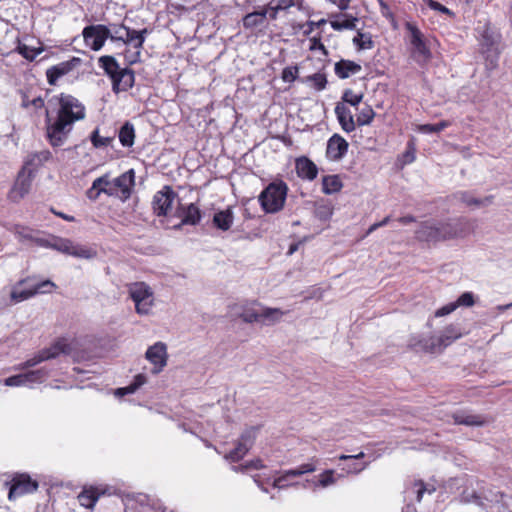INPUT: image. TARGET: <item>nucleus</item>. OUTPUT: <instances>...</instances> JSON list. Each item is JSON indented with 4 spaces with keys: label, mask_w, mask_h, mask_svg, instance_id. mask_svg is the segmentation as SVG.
Listing matches in <instances>:
<instances>
[{
    "label": "nucleus",
    "mask_w": 512,
    "mask_h": 512,
    "mask_svg": "<svg viewBox=\"0 0 512 512\" xmlns=\"http://www.w3.org/2000/svg\"><path fill=\"white\" fill-rule=\"evenodd\" d=\"M361 65L351 61L341 59L340 61L335 63L334 72L340 79H347L351 75H355L361 71Z\"/></svg>",
    "instance_id": "nucleus-28"
},
{
    "label": "nucleus",
    "mask_w": 512,
    "mask_h": 512,
    "mask_svg": "<svg viewBox=\"0 0 512 512\" xmlns=\"http://www.w3.org/2000/svg\"><path fill=\"white\" fill-rule=\"evenodd\" d=\"M52 157V154L49 150H42L40 152L34 153L30 155V159L27 163L29 164H42L47 162Z\"/></svg>",
    "instance_id": "nucleus-48"
},
{
    "label": "nucleus",
    "mask_w": 512,
    "mask_h": 512,
    "mask_svg": "<svg viewBox=\"0 0 512 512\" xmlns=\"http://www.w3.org/2000/svg\"><path fill=\"white\" fill-rule=\"evenodd\" d=\"M404 164L412 163L415 160V148L412 144L408 145L406 152L403 154Z\"/></svg>",
    "instance_id": "nucleus-62"
},
{
    "label": "nucleus",
    "mask_w": 512,
    "mask_h": 512,
    "mask_svg": "<svg viewBox=\"0 0 512 512\" xmlns=\"http://www.w3.org/2000/svg\"><path fill=\"white\" fill-rule=\"evenodd\" d=\"M100 495L101 493H99L97 488H84L83 491L78 495V500L83 507L91 509L98 501Z\"/></svg>",
    "instance_id": "nucleus-35"
},
{
    "label": "nucleus",
    "mask_w": 512,
    "mask_h": 512,
    "mask_svg": "<svg viewBox=\"0 0 512 512\" xmlns=\"http://www.w3.org/2000/svg\"><path fill=\"white\" fill-rule=\"evenodd\" d=\"M288 192L287 184L282 181H274L260 193L258 200L266 213H277L284 207Z\"/></svg>",
    "instance_id": "nucleus-3"
},
{
    "label": "nucleus",
    "mask_w": 512,
    "mask_h": 512,
    "mask_svg": "<svg viewBox=\"0 0 512 512\" xmlns=\"http://www.w3.org/2000/svg\"><path fill=\"white\" fill-rule=\"evenodd\" d=\"M425 3L430 9L441 12L442 14H446V15L453 14L449 8H447L446 6L442 5L441 3H439L435 0H425Z\"/></svg>",
    "instance_id": "nucleus-54"
},
{
    "label": "nucleus",
    "mask_w": 512,
    "mask_h": 512,
    "mask_svg": "<svg viewBox=\"0 0 512 512\" xmlns=\"http://www.w3.org/2000/svg\"><path fill=\"white\" fill-rule=\"evenodd\" d=\"M455 424L466 426H483L487 420L482 415L471 414L466 411H458L452 415Z\"/></svg>",
    "instance_id": "nucleus-27"
},
{
    "label": "nucleus",
    "mask_w": 512,
    "mask_h": 512,
    "mask_svg": "<svg viewBox=\"0 0 512 512\" xmlns=\"http://www.w3.org/2000/svg\"><path fill=\"white\" fill-rule=\"evenodd\" d=\"M45 361L44 357H43V354L41 353V351L34 355L32 358L26 360L24 363H22L20 365V368L21 369H28V368H31V367H34L38 364H40L41 362Z\"/></svg>",
    "instance_id": "nucleus-56"
},
{
    "label": "nucleus",
    "mask_w": 512,
    "mask_h": 512,
    "mask_svg": "<svg viewBox=\"0 0 512 512\" xmlns=\"http://www.w3.org/2000/svg\"><path fill=\"white\" fill-rule=\"evenodd\" d=\"M257 304L245 306L240 314V318L246 323L260 322L264 324H273L280 320L284 312L278 308H256Z\"/></svg>",
    "instance_id": "nucleus-5"
},
{
    "label": "nucleus",
    "mask_w": 512,
    "mask_h": 512,
    "mask_svg": "<svg viewBox=\"0 0 512 512\" xmlns=\"http://www.w3.org/2000/svg\"><path fill=\"white\" fill-rule=\"evenodd\" d=\"M341 99L343 103H348L353 107H357L363 99V94H355L353 90L346 89L344 90Z\"/></svg>",
    "instance_id": "nucleus-47"
},
{
    "label": "nucleus",
    "mask_w": 512,
    "mask_h": 512,
    "mask_svg": "<svg viewBox=\"0 0 512 512\" xmlns=\"http://www.w3.org/2000/svg\"><path fill=\"white\" fill-rule=\"evenodd\" d=\"M6 386L11 387H19V386H26V383L24 381L23 373L10 376L5 379L4 381Z\"/></svg>",
    "instance_id": "nucleus-53"
},
{
    "label": "nucleus",
    "mask_w": 512,
    "mask_h": 512,
    "mask_svg": "<svg viewBox=\"0 0 512 512\" xmlns=\"http://www.w3.org/2000/svg\"><path fill=\"white\" fill-rule=\"evenodd\" d=\"M55 287V284L50 280L41 281L28 289L17 290L14 289L11 292V299L15 302H22L27 300L38 293H46L51 291Z\"/></svg>",
    "instance_id": "nucleus-16"
},
{
    "label": "nucleus",
    "mask_w": 512,
    "mask_h": 512,
    "mask_svg": "<svg viewBox=\"0 0 512 512\" xmlns=\"http://www.w3.org/2000/svg\"><path fill=\"white\" fill-rule=\"evenodd\" d=\"M343 187L338 175H327L322 179V191L324 194L331 195L339 192Z\"/></svg>",
    "instance_id": "nucleus-37"
},
{
    "label": "nucleus",
    "mask_w": 512,
    "mask_h": 512,
    "mask_svg": "<svg viewBox=\"0 0 512 512\" xmlns=\"http://www.w3.org/2000/svg\"><path fill=\"white\" fill-rule=\"evenodd\" d=\"M453 198L456 200L461 201L462 203L466 204L467 206H486L492 202L493 197L487 196L483 199L474 197L470 192L468 191H458L453 194Z\"/></svg>",
    "instance_id": "nucleus-30"
},
{
    "label": "nucleus",
    "mask_w": 512,
    "mask_h": 512,
    "mask_svg": "<svg viewBox=\"0 0 512 512\" xmlns=\"http://www.w3.org/2000/svg\"><path fill=\"white\" fill-rule=\"evenodd\" d=\"M80 63V59L73 57L68 61L61 62L57 65H54L47 69L46 77L47 81L50 85H56L57 80L70 73L78 64Z\"/></svg>",
    "instance_id": "nucleus-19"
},
{
    "label": "nucleus",
    "mask_w": 512,
    "mask_h": 512,
    "mask_svg": "<svg viewBox=\"0 0 512 512\" xmlns=\"http://www.w3.org/2000/svg\"><path fill=\"white\" fill-rule=\"evenodd\" d=\"M358 19L348 14H338L331 21V27L336 31L356 29Z\"/></svg>",
    "instance_id": "nucleus-32"
},
{
    "label": "nucleus",
    "mask_w": 512,
    "mask_h": 512,
    "mask_svg": "<svg viewBox=\"0 0 512 512\" xmlns=\"http://www.w3.org/2000/svg\"><path fill=\"white\" fill-rule=\"evenodd\" d=\"M474 294L472 292H464L459 296V298L454 302L457 307H471L475 303Z\"/></svg>",
    "instance_id": "nucleus-49"
},
{
    "label": "nucleus",
    "mask_w": 512,
    "mask_h": 512,
    "mask_svg": "<svg viewBox=\"0 0 512 512\" xmlns=\"http://www.w3.org/2000/svg\"><path fill=\"white\" fill-rule=\"evenodd\" d=\"M405 28L410 34V43L413 46V55L418 63H426L432 57L431 51L428 48L423 33L412 22H406Z\"/></svg>",
    "instance_id": "nucleus-6"
},
{
    "label": "nucleus",
    "mask_w": 512,
    "mask_h": 512,
    "mask_svg": "<svg viewBox=\"0 0 512 512\" xmlns=\"http://www.w3.org/2000/svg\"><path fill=\"white\" fill-rule=\"evenodd\" d=\"M148 34H150V30L147 28H143L142 30H134L128 27V30H126L124 44L131 45L134 49H136L133 55V59L129 62L130 64H134L140 61L141 49L143 48Z\"/></svg>",
    "instance_id": "nucleus-14"
},
{
    "label": "nucleus",
    "mask_w": 512,
    "mask_h": 512,
    "mask_svg": "<svg viewBox=\"0 0 512 512\" xmlns=\"http://www.w3.org/2000/svg\"><path fill=\"white\" fill-rule=\"evenodd\" d=\"M315 469L316 468L313 464L306 463V464L300 465L298 468L286 470V471H284V473L281 476L277 477L274 480L273 486L275 488L282 489V488L288 486L286 484V481L290 477H297V476H301L306 473H311V472H314Z\"/></svg>",
    "instance_id": "nucleus-24"
},
{
    "label": "nucleus",
    "mask_w": 512,
    "mask_h": 512,
    "mask_svg": "<svg viewBox=\"0 0 512 512\" xmlns=\"http://www.w3.org/2000/svg\"><path fill=\"white\" fill-rule=\"evenodd\" d=\"M129 297L135 304L136 313L149 315L154 306V293L145 282H134L128 285Z\"/></svg>",
    "instance_id": "nucleus-4"
},
{
    "label": "nucleus",
    "mask_w": 512,
    "mask_h": 512,
    "mask_svg": "<svg viewBox=\"0 0 512 512\" xmlns=\"http://www.w3.org/2000/svg\"><path fill=\"white\" fill-rule=\"evenodd\" d=\"M271 4L276 5V10L286 11L295 5L294 0H272Z\"/></svg>",
    "instance_id": "nucleus-59"
},
{
    "label": "nucleus",
    "mask_w": 512,
    "mask_h": 512,
    "mask_svg": "<svg viewBox=\"0 0 512 512\" xmlns=\"http://www.w3.org/2000/svg\"><path fill=\"white\" fill-rule=\"evenodd\" d=\"M92 185L93 189H97L100 193H104L108 196L116 195V191H114V188H112V182L109 180L108 174L96 178Z\"/></svg>",
    "instance_id": "nucleus-39"
},
{
    "label": "nucleus",
    "mask_w": 512,
    "mask_h": 512,
    "mask_svg": "<svg viewBox=\"0 0 512 512\" xmlns=\"http://www.w3.org/2000/svg\"><path fill=\"white\" fill-rule=\"evenodd\" d=\"M146 359L150 361L154 368L152 369L153 374L160 373L163 368L167 365V347L163 342H156L154 345L150 346L146 353Z\"/></svg>",
    "instance_id": "nucleus-13"
},
{
    "label": "nucleus",
    "mask_w": 512,
    "mask_h": 512,
    "mask_svg": "<svg viewBox=\"0 0 512 512\" xmlns=\"http://www.w3.org/2000/svg\"><path fill=\"white\" fill-rule=\"evenodd\" d=\"M463 332L458 325L450 324L442 331L439 337L422 338L415 342L411 341L410 346L417 351L435 353L442 351L455 340L461 338Z\"/></svg>",
    "instance_id": "nucleus-2"
},
{
    "label": "nucleus",
    "mask_w": 512,
    "mask_h": 512,
    "mask_svg": "<svg viewBox=\"0 0 512 512\" xmlns=\"http://www.w3.org/2000/svg\"><path fill=\"white\" fill-rule=\"evenodd\" d=\"M461 501L463 503H473L483 509L488 507L489 503H493L495 500L491 492L486 494L485 492L477 491H464L461 495Z\"/></svg>",
    "instance_id": "nucleus-25"
},
{
    "label": "nucleus",
    "mask_w": 512,
    "mask_h": 512,
    "mask_svg": "<svg viewBox=\"0 0 512 512\" xmlns=\"http://www.w3.org/2000/svg\"><path fill=\"white\" fill-rule=\"evenodd\" d=\"M296 172L302 179L314 180L317 177L318 168L309 158L300 157L296 160Z\"/></svg>",
    "instance_id": "nucleus-26"
},
{
    "label": "nucleus",
    "mask_w": 512,
    "mask_h": 512,
    "mask_svg": "<svg viewBox=\"0 0 512 512\" xmlns=\"http://www.w3.org/2000/svg\"><path fill=\"white\" fill-rule=\"evenodd\" d=\"M249 468H252V469H262L264 468V465L262 464V461L260 459H256V460H252L248 463H246L245 465H240V466H233L232 469L236 472L238 471H244L246 469H249Z\"/></svg>",
    "instance_id": "nucleus-55"
},
{
    "label": "nucleus",
    "mask_w": 512,
    "mask_h": 512,
    "mask_svg": "<svg viewBox=\"0 0 512 512\" xmlns=\"http://www.w3.org/2000/svg\"><path fill=\"white\" fill-rule=\"evenodd\" d=\"M118 138L124 147H132L135 141V128L134 125L126 121L120 128Z\"/></svg>",
    "instance_id": "nucleus-36"
},
{
    "label": "nucleus",
    "mask_w": 512,
    "mask_h": 512,
    "mask_svg": "<svg viewBox=\"0 0 512 512\" xmlns=\"http://www.w3.org/2000/svg\"><path fill=\"white\" fill-rule=\"evenodd\" d=\"M348 148V142L341 135L334 134L327 141L326 156L332 161H339L347 154Z\"/></svg>",
    "instance_id": "nucleus-17"
},
{
    "label": "nucleus",
    "mask_w": 512,
    "mask_h": 512,
    "mask_svg": "<svg viewBox=\"0 0 512 512\" xmlns=\"http://www.w3.org/2000/svg\"><path fill=\"white\" fill-rule=\"evenodd\" d=\"M254 433V429L244 432L241 435L236 447L226 455V458L232 462H238L241 460L253 445L255 437Z\"/></svg>",
    "instance_id": "nucleus-18"
},
{
    "label": "nucleus",
    "mask_w": 512,
    "mask_h": 512,
    "mask_svg": "<svg viewBox=\"0 0 512 512\" xmlns=\"http://www.w3.org/2000/svg\"><path fill=\"white\" fill-rule=\"evenodd\" d=\"M175 215L182 219L181 223L175 226V228H179L181 225H196L201 220V211L194 203L188 205L179 204Z\"/></svg>",
    "instance_id": "nucleus-20"
},
{
    "label": "nucleus",
    "mask_w": 512,
    "mask_h": 512,
    "mask_svg": "<svg viewBox=\"0 0 512 512\" xmlns=\"http://www.w3.org/2000/svg\"><path fill=\"white\" fill-rule=\"evenodd\" d=\"M267 15V8L247 13L242 19L243 27L245 29H254L263 26L266 23Z\"/></svg>",
    "instance_id": "nucleus-29"
},
{
    "label": "nucleus",
    "mask_w": 512,
    "mask_h": 512,
    "mask_svg": "<svg viewBox=\"0 0 512 512\" xmlns=\"http://www.w3.org/2000/svg\"><path fill=\"white\" fill-rule=\"evenodd\" d=\"M70 346L64 339H59L53 343L50 347L41 350L43 357L46 360L55 359L60 354H68L70 352Z\"/></svg>",
    "instance_id": "nucleus-31"
},
{
    "label": "nucleus",
    "mask_w": 512,
    "mask_h": 512,
    "mask_svg": "<svg viewBox=\"0 0 512 512\" xmlns=\"http://www.w3.org/2000/svg\"><path fill=\"white\" fill-rule=\"evenodd\" d=\"M354 44H356L360 49H370L373 46V41L370 37H367L363 33H358L356 37L353 39Z\"/></svg>",
    "instance_id": "nucleus-50"
},
{
    "label": "nucleus",
    "mask_w": 512,
    "mask_h": 512,
    "mask_svg": "<svg viewBox=\"0 0 512 512\" xmlns=\"http://www.w3.org/2000/svg\"><path fill=\"white\" fill-rule=\"evenodd\" d=\"M90 141L95 148H103L110 146L114 141L113 137H102L99 135V129L96 128L90 135Z\"/></svg>",
    "instance_id": "nucleus-43"
},
{
    "label": "nucleus",
    "mask_w": 512,
    "mask_h": 512,
    "mask_svg": "<svg viewBox=\"0 0 512 512\" xmlns=\"http://www.w3.org/2000/svg\"><path fill=\"white\" fill-rule=\"evenodd\" d=\"M99 66L104 70L105 74L111 78H115L117 73L122 69L120 68L115 57L110 55L101 56L98 59Z\"/></svg>",
    "instance_id": "nucleus-34"
},
{
    "label": "nucleus",
    "mask_w": 512,
    "mask_h": 512,
    "mask_svg": "<svg viewBox=\"0 0 512 512\" xmlns=\"http://www.w3.org/2000/svg\"><path fill=\"white\" fill-rule=\"evenodd\" d=\"M24 381L26 386L34 384V383H42L48 377V371L44 368H40L37 370H31L23 373Z\"/></svg>",
    "instance_id": "nucleus-40"
},
{
    "label": "nucleus",
    "mask_w": 512,
    "mask_h": 512,
    "mask_svg": "<svg viewBox=\"0 0 512 512\" xmlns=\"http://www.w3.org/2000/svg\"><path fill=\"white\" fill-rule=\"evenodd\" d=\"M442 240L463 237L468 233V221L464 219H452L437 222Z\"/></svg>",
    "instance_id": "nucleus-12"
},
{
    "label": "nucleus",
    "mask_w": 512,
    "mask_h": 512,
    "mask_svg": "<svg viewBox=\"0 0 512 512\" xmlns=\"http://www.w3.org/2000/svg\"><path fill=\"white\" fill-rule=\"evenodd\" d=\"M82 36L88 47L99 51L110 36V28L103 24L89 25L83 29Z\"/></svg>",
    "instance_id": "nucleus-7"
},
{
    "label": "nucleus",
    "mask_w": 512,
    "mask_h": 512,
    "mask_svg": "<svg viewBox=\"0 0 512 512\" xmlns=\"http://www.w3.org/2000/svg\"><path fill=\"white\" fill-rule=\"evenodd\" d=\"M375 117V112L370 105H365L357 115L356 124L358 126L370 125Z\"/></svg>",
    "instance_id": "nucleus-42"
},
{
    "label": "nucleus",
    "mask_w": 512,
    "mask_h": 512,
    "mask_svg": "<svg viewBox=\"0 0 512 512\" xmlns=\"http://www.w3.org/2000/svg\"><path fill=\"white\" fill-rule=\"evenodd\" d=\"M304 82H312L313 87L317 91H322L326 88L327 78H326V75L323 73H315V74L307 76L305 78Z\"/></svg>",
    "instance_id": "nucleus-45"
},
{
    "label": "nucleus",
    "mask_w": 512,
    "mask_h": 512,
    "mask_svg": "<svg viewBox=\"0 0 512 512\" xmlns=\"http://www.w3.org/2000/svg\"><path fill=\"white\" fill-rule=\"evenodd\" d=\"M178 197L177 193L171 186L165 185L160 191L153 196L152 207L154 213L160 216H167L172 209L174 200Z\"/></svg>",
    "instance_id": "nucleus-8"
},
{
    "label": "nucleus",
    "mask_w": 512,
    "mask_h": 512,
    "mask_svg": "<svg viewBox=\"0 0 512 512\" xmlns=\"http://www.w3.org/2000/svg\"><path fill=\"white\" fill-rule=\"evenodd\" d=\"M326 24V20L325 19H321L319 21H308L306 23L307 25V30L304 31V35H309L312 33V31L315 29V28H320L322 25Z\"/></svg>",
    "instance_id": "nucleus-61"
},
{
    "label": "nucleus",
    "mask_w": 512,
    "mask_h": 512,
    "mask_svg": "<svg viewBox=\"0 0 512 512\" xmlns=\"http://www.w3.org/2000/svg\"><path fill=\"white\" fill-rule=\"evenodd\" d=\"M126 30H128V27L124 24H112L110 26V36L108 39L111 41H121L124 43Z\"/></svg>",
    "instance_id": "nucleus-46"
},
{
    "label": "nucleus",
    "mask_w": 512,
    "mask_h": 512,
    "mask_svg": "<svg viewBox=\"0 0 512 512\" xmlns=\"http://www.w3.org/2000/svg\"><path fill=\"white\" fill-rule=\"evenodd\" d=\"M19 53L27 60L33 61L37 55L40 53V50H36L34 48H30L27 45H20L18 47Z\"/></svg>",
    "instance_id": "nucleus-52"
},
{
    "label": "nucleus",
    "mask_w": 512,
    "mask_h": 512,
    "mask_svg": "<svg viewBox=\"0 0 512 512\" xmlns=\"http://www.w3.org/2000/svg\"><path fill=\"white\" fill-rule=\"evenodd\" d=\"M335 115L343 131L350 133L355 130L356 121L354 120L351 110L343 102L336 104Z\"/></svg>",
    "instance_id": "nucleus-22"
},
{
    "label": "nucleus",
    "mask_w": 512,
    "mask_h": 512,
    "mask_svg": "<svg viewBox=\"0 0 512 512\" xmlns=\"http://www.w3.org/2000/svg\"><path fill=\"white\" fill-rule=\"evenodd\" d=\"M32 171H26L25 167L18 173L13 187L8 193V198L13 202H19L30 191L32 184Z\"/></svg>",
    "instance_id": "nucleus-11"
},
{
    "label": "nucleus",
    "mask_w": 512,
    "mask_h": 512,
    "mask_svg": "<svg viewBox=\"0 0 512 512\" xmlns=\"http://www.w3.org/2000/svg\"><path fill=\"white\" fill-rule=\"evenodd\" d=\"M499 41V35L495 33L488 25L484 27L481 34V45L490 50Z\"/></svg>",
    "instance_id": "nucleus-41"
},
{
    "label": "nucleus",
    "mask_w": 512,
    "mask_h": 512,
    "mask_svg": "<svg viewBox=\"0 0 512 512\" xmlns=\"http://www.w3.org/2000/svg\"><path fill=\"white\" fill-rule=\"evenodd\" d=\"M234 221L233 211L230 208L218 211L213 216V224L216 228L227 231L231 228Z\"/></svg>",
    "instance_id": "nucleus-33"
},
{
    "label": "nucleus",
    "mask_w": 512,
    "mask_h": 512,
    "mask_svg": "<svg viewBox=\"0 0 512 512\" xmlns=\"http://www.w3.org/2000/svg\"><path fill=\"white\" fill-rule=\"evenodd\" d=\"M333 470H326L320 475L319 485L322 487H327L335 483V478L333 476Z\"/></svg>",
    "instance_id": "nucleus-57"
},
{
    "label": "nucleus",
    "mask_w": 512,
    "mask_h": 512,
    "mask_svg": "<svg viewBox=\"0 0 512 512\" xmlns=\"http://www.w3.org/2000/svg\"><path fill=\"white\" fill-rule=\"evenodd\" d=\"M85 105L70 94L61 93L48 101L45 113L46 138L52 147H60L68 139L74 124L85 119Z\"/></svg>",
    "instance_id": "nucleus-1"
},
{
    "label": "nucleus",
    "mask_w": 512,
    "mask_h": 512,
    "mask_svg": "<svg viewBox=\"0 0 512 512\" xmlns=\"http://www.w3.org/2000/svg\"><path fill=\"white\" fill-rule=\"evenodd\" d=\"M135 82V74L132 69L122 68L115 78L112 79V90L118 94L131 89Z\"/></svg>",
    "instance_id": "nucleus-21"
},
{
    "label": "nucleus",
    "mask_w": 512,
    "mask_h": 512,
    "mask_svg": "<svg viewBox=\"0 0 512 512\" xmlns=\"http://www.w3.org/2000/svg\"><path fill=\"white\" fill-rule=\"evenodd\" d=\"M456 308H457V305L454 302L449 303V304L441 307L440 309H438L435 312V316L436 317L446 316V315L452 313L454 310H456Z\"/></svg>",
    "instance_id": "nucleus-60"
},
{
    "label": "nucleus",
    "mask_w": 512,
    "mask_h": 512,
    "mask_svg": "<svg viewBox=\"0 0 512 512\" xmlns=\"http://www.w3.org/2000/svg\"><path fill=\"white\" fill-rule=\"evenodd\" d=\"M52 249L77 258L89 259L94 256L92 249L73 243L69 239L53 236Z\"/></svg>",
    "instance_id": "nucleus-9"
},
{
    "label": "nucleus",
    "mask_w": 512,
    "mask_h": 512,
    "mask_svg": "<svg viewBox=\"0 0 512 512\" xmlns=\"http://www.w3.org/2000/svg\"><path fill=\"white\" fill-rule=\"evenodd\" d=\"M147 381V378L143 374H138L135 376L133 382H131L126 387H121L116 389L115 395L116 396H124L127 394L135 393L142 385H144Z\"/></svg>",
    "instance_id": "nucleus-38"
},
{
    "label": "nucleus",
    "mask_w": 512,
    "mask_h": 512,
    "mask_svg": "<svg viewBox=\"0 0 512 512\" xmlns=\"http://www.w3.org/2000/svg\"><path fill=\"white\" fill-rule=\"evenodd\" d=\"M298 67L297 66H288L285 67L282 71V79L284 82H293L298 77Z\"/></svg>",
    "instance_id": "nucleus-51"
},
{
    "label": "nucleus",
    "mask_w": 512,
    "mask_h": 512,
    "mask_svg": "<svg viewBox=\"0 0 512 512\" xmlns=\"http://www.w3.org/2000/svg\"><path fill=\"white\" fill-rule=\"evenodd\" d=\"M38 488V483L27 474H20L13 478L9 489L8 498L14 500L25 494L33 493Z\"/></svg>",
    "instance_id": "nucleus-10"
},
{
    "label": "nucleus",
    "mask_w": 512,
    "mask_h": 512,
    "mask_svg": "<svg viewBox=\"0 0 512 512\" xmlns=\"http://www.w3.org/2000/svg\"><path fill=\"white\" fill-rule=\"evenodd\" d=\"M37 245L45 248L52 249L53 237L50 238H33L32 239Z\"/></svg>",
    "instance_id": "nucleus-64"
},
{
    "label": "nucleus",
    "mask_w": 512,
    "mask_h": 512,
    "mask_svg": "<svg viewBox=\"0 0 512 512\" xmlns=\"http://www.w3.org/2000/svg\"><path fill=\"white\" fill-rule=\"evenodd\" d=\"M310 50L314 51V50H320L322 51V53L327 56L328 55V51L326 49V47L324 46V44L321 42V37L320 36H317V37H312L310 38Z\"/></svg>",
    "instance_id": "nucleus-58"
},
{
    "label": "nucleus",
    "mask_w": 512,
    "mask_h": 512,
    "mask_svg": "<svg viewBox=\"0 0 512 512\" xmlns=\"http://www.w3.org/2000/svg\"><path fill=\"white\" fill-rule=\"evenodd\" d=\"M416 237L417 239L426 242L442 241L437 222H423L416 230Z\"/></svg>",
    "instance_id": "nucleus-23"
},
{
    "label": "nucleus",
    "mask_w": 512,
    "mask_h": 512,
    "mask_svg": "<svg viewBox=\"0 0 512 512\" xmlns=\"http://www.w3.org/2000/svg\"><path fill=\"white\" fill-rule=\"evenodd\" d=\"M135 183V172L133 169L126 171L112 181V188L116 191V196L126 200L131 195L132 187Z\"/></svg>",
    "instance_id": "nucleus-15"
},
{
    "label": "nucleus",
    "mask_w": 512,
    "mask_h": 512,
    "mask_svg": "<svg viewBox=\"0 0 512 512\" xmlns=\"http://www.w3.org/2000/svg\"><path fill=\"white\" fill-rule=\"evenodd\" d=\"M14 232H15V234L19 235L20 237H22L24 239H30V240L33 239L32 235H31V231L28 228L17 225L14 228Z\"/></svg>",
    "instance_id": "nucleus-63"
},
{
    "label": "nucleus",
    "mask_w": 512,
    "mask_h": 512,
    "mask_svg": "<svg viewBox=\"0 0 512 512\" xmlns=\"http://www.w3.org/2000/svg\"><path fill=\"white\" fill-rule=\"evenodd\" d=\"M450 125L448 121H440L436 124H423L418 127V131L424 134H433L443 131Z\"/></svg>",
    "instance_id": "nucleus-44"
}]
</instances>
